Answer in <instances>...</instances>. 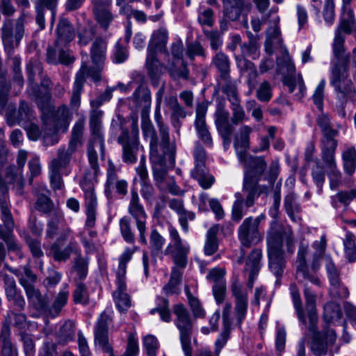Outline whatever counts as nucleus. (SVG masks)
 <instances>
[{
	"label": "nucleus",
	"instance_id": "nucleus-25",
	"mask_svg": "<svg viewBox=\"0 0 356 356\" xmlns=\"http://www.w3.org/2000/svg\"><path fill=\"white\" fill-rule=\"evenodd\" d=\"M224 15L231 21L239 19L241 15L247 16L252 4L245 0H222Z\"/></svg>",
	"mask_w": 356,
	"mask_h": 356
},
{
	"label": "nucleus",
	"instance_id": "nucleus-61",
	"mask_svg": "<svg viewBox=\"0 0 356 356\" xmlns=\"http://www.w3.org/2000/svg\"><path fill=\"white\" fill-rule=\"evenodd\" d=\"M93 13L99 27L107 30L114 18L111 8L93 10Z\"/></svg>",
	"mask_w": 356,
	"mask_h": 356
},
{
	"label": "nucleus",
	"instance_id": "nucleus-27",
	"mask_svg": "<svg viewBox=\"0 0 356 356\" xmlns=\"http://www.w3.org/2000/svg\"><path fill=\"white\" fill-rule=\"evenodd\" d=\"M3 279L7 299L19 310H23L26 305L25 299L20 290L17 289L15 280L8 275H4Z\"/></svg>",
	"mask_w": 356,
	"mask_h": 356
},
{
	"label": "nucleus",
	"instance_id": "nucleus-1",
	"mask_svg": "<svg viewBox=\"0 0 356 356\" xmlns=\"http://www.w3.org/2000/svg\"><path fill=\"white\" fill-rule=\"evenodd\" d=\"M304 296L306 302V318H308L307 325H302V329L311 333L310 350L315 356L329 355L334 356L339 350L340 346L337 343V334L330 328H327L333 320L340 319L342 313L339 305L333 302L324 306L323 319L326 324L321 331L318 329V316L316 307V295L305 284Z\"/></svg>",
	"mask_w": 356,
	"mask_h": 356
},
{
	"label": "nucleus",
	"instance_id": "nucleus-14",
	"mask_svg": "<svg viewBox=\"0 0 356 356\" xmlns=\"http://www.w3.org/2000/svg\"><path fill=\"white\" fill-rule=\"evenodd\" d=\"M316 122L321 128L323 137L321 140V153H324L326 157H331L330 154L336 151L338 142L335 139L339 132L334 129L330 124V120L326 114L319 115L316 119Z\"/></svg>",
	"mask_w": 356,
	"mask_h": 356
},
{
	"label": "nucleus",
	"instance_id": "nucleus-49",
	"mask_svg": "<svg viewBox=\"0 0 356 356\" xmlns=\"http://www.w3.org/2000/svg\"><path fill=\"white\" fill-rule=\"evenodd\" d=\"M218 84L222 91L227 96L229 102L239 99L236 86L234 81L232 80L230 74L227 75L226 78L220 77Z\"/></svg>",
	"mask_w": 356,
	"mask_h": 356
},
{
	"label": "nucleus",
	"instance_id": "nucleus-64",
	"mask_svg": "<svg viewBox=\"0 0 356 356\" xmlns=\"http://www.w3.org/2000/svg\"><path fill=\"white\" fill-rule=\"evenodd\" d=\"M353 234L347 232L343 239V246L346 258L350 262L356 260V246Z\"/></svg>",
	"mask_w": 356,
	"mask_h": 356
},
{
	"label": "nucleus",
	"instance_id": "nucleus-10",
	"mask_svg": "<svg viewBox=\"0 0 356 356\" xmlns=\"http://www.w3.org/2000/svg\"><path fill=\"white\" fill-rule=\"evenodd\" d=\"M170 242L164 250L165 255H171L175 265L184 268L187 264V257L190 251V246L187 242L183 241L178 231L172 226L168 227Z\"/></svg>",
	"mask_w": 356,
	"mask_h": 356
},
{
	"label": "nucleus",
	"instance_id": "nucleus-31",
	"mask_svg": "<svg viewBox=\"0 0 356 356\" xmlns=\"http://www.w3.org/2000/svg\"><path fill=\"white\" fill-rule=\"evenodd\" d=\"M1 356H19L17 345L11 340V329L8 325L0 330Z\"/></svg>",
	"mask_w": 356,
	"mask_h": 356
},
{
	"label": "nucleus",
	"instance_id": "nucleus-29",
	"mask_svg": "<svg viewBox=\"0 0 356 356\" xmlns=\"http://www.w3.org/2000/svg\"><path fill=\"white\" fill-rule=\"evenodd\" d=\"M26 71L29 83V90H31V95L35 96L38 107L41 110H43L44 108V104L38 98L36 94L37 85L35 83L36 76H40L43 73L42 63L38 60H31L26 66Z\"/></svg>",
	"mask_w": 356,
	"mask_h": 356
},
{
	"label": "nucleus",
	"instance_id": "nucleus-34",
	"mask_svg": "<svg viewBox=\"0 0 356 356\" xmlns=\"http://www.w3.org/2000/svg\"><path fill=\"white\" fill-rule=\"evenodd\" d=\"M9 270L18 278V281L24 291L28 288L34 286L33 284L36 282L37 276L29 266H19L15 268H10Z\"/></svg>",
	"mask_w": 356,
	"mask_h": 356
},
{
	"label": "nucleus",
	"instance_id": "nucleus-13",
	"mask_svg": "<svg viewBox=\"0 0 356 356\" xmlns=\"http://www.w3.org/2000/svg\"><path fill=\"white\" fill-rule=\"evenodd\" d=\"M71 233L67 226L63 213L58 210L53 211L48 215L45 238L53 239L57 237L58 242H63L67 239Z\"/></svg>",
	"mask_w": 356,
	"mask_h": 356
},
{
	"label": "nucleus",
	"instance_id": "nucleus-15",
	"mask_svg": "<svg viewBox=\"0 0 356 356\" xmlns=\"http://www.w3.org/2000/svg\"><path fill=\"white\" fill-rule=\"evenodd\" d=\"M230 290L235 299L234 314L237 324L240 326L244 321L248 307V291L244 288L237 277L232 280Z\"/></svg>",
	"mask_w": 356,
	"mask_h": 356
},
{
	"label": "nucleus",
	"instance_id": "nucleus-56",
	"mask_svg": "<svg viewBox=\"0 0 356 356\" xmlns=\"http://www.w3.org/2000/svg\"><path fill=\"white\" fill-rule=\"evenodd\" d=\"M121 235L124 241L134 244L136 241L135 234L131 227V220L128 216L122 217L119 222Z\"/></svg>",
	"mask_w": 356,
	"mask_h": 356
},
{
	"label": "nucleus",
	"instance_id": "nucleus-22",
	"mask_svg": "<svg viewBox=\"0 0 356 356\" xmlns=\"http://www.w3.org/2000/svg\"><path fill=\"white\" fill-rule=\"evenodd\" d=\"M34 4L35 10V22L39 26L40 30L45 28L44 9L47 8L51 11V17L50 26L53 28L57 11L58 0H31Z\"/></svg>",
	"mask_w": 356,
	"mask_h": 356
},
{
	"label": "nucleus",
	"instance_id": "nucleus-50",
	"mask_svg": "<svg viewBox=\"0 0 356 356\" xmlns=\"http://www.w3.org/2000/svg\"><path fill=\"white\" fill-rule=\"evenodd\" d=\"M218 232V226L213 225L207 231V239L204 244V253L207 255L213 254L218 250V244L217 241V234Z\"/></svg>",
	"mask_w": 356,
	"mask_h": 356
},
{
	"label": "nucleus",
	"instance_id": "nucleus-46",
	"mask_svg": "<svg viewBox=\"0 0 356 356\" xmlns=\"http://www.w3.org/2000/svg\"><path fill=\"white\" fill-rule=\"evenodd\" d=\"M35 120V116L33 111L29 108V105L22 102L17 112L15 119L10 122L11 124L17 123L21 127H24L32 120Z\"/></svg>",
	"mask_w": 356,
	"mask_h": 356
},
{
	"label": "nucleus",
	"instance_id": "nucleus-45",
	"mask_svg": "<svg viewBox=\"0 0 356 356\" xmlns=\"http://www.w3.org/2000/svg\"><path fill=\"white\" fill-rule=\"evenodd\" d=\"M165 239L156 228L152 229L149 234V249L153 258L159 257L161 254Z\"/></svg>",
	"mask_w": 356,
	"mask_h": 356
},
{
	"label": "nucleus",
	"instance_id": "nucleus-4",
	"mask_svg": "<svg viewBox=\"0 0 356 356\" xmlns=\"http://www.w3.org/2000/svg\"><path fill=\"white\" fill-rule=\"evenodd\" d=\"M136 248H127L119 257V264L116 270L117 287L113 293V297L117 308L121 312H126L131 306L130 296L127 293V264L131 259Z\"/></svg>",
	"mask_w": 356,
	"mask_h": 356
},
{
	"label": "nucleus",
	"instance_id": "nucleus-18",
	"mask_svg": "<svg viewBox=\"0 0 356 356\" xmlns=\"http://www.w3.org/2000/svg\"><path fill=\"white\" fill-rule=\"evenodd\" d=\"M91 77L95 82L99 81L102 76L99 72L92 71L85 62L81 63V67L76 74L71 97V105L77 108L80 104L81 94L86 78Z\"/></svg>",
	"mask_w": 356,
	"mask_h": 356
},
{
	"label": "nucleus",
	"instance_id": "nucleus-44",
	"mask_svg": "<svg viewBox=\"0 0 356 356\" xmlns=\"http://www.w3.org/2000/svg\"><path fill=\"white\" fill-rule=\"evenodd\" d=\"M211 64L218 70L220 77H227L230 74V60L229 57L222 51L217 53L212 58Z\"/></svg>",
	"mask_w": 356,
	"mask_h": 356
},
{
	"label": "nucleus",
	"instance_id": "nucleus-38",
	"mask_svg": "<svg viewBox=\"0 0 356 356\" xmlns=\"http://www.w3.org/2000/svg\"><path fill=\"white\" fill-rule=\"evenodd\" d=\"M70 159L63 152L58 149L56 152V157L54 158L49 163L48 169L49 172L63 174L70 164Z\"/></svg>",
	"mask_w": 356,
	"mask_h": 356
},
{
	"label": "nucleus",
	"instance_id": "nucleus-53",
	"mask_svg": "<svg viewBox=\"0 0 356 356\" xmlns=\"http://www.w3.org/2000/svg\"><path fill=\"white\" fill-rule=\"evenodd\" d=\"M6 195L3 194V198L0 197V209L1 211V220L3 222L6 229L8 232H12L14 228V220L10 211L8 207Z\"/></svg>",
	"mask_w": 356,
	"mask_h": 356
},
{
	"label": "nucleus",
	"instance_id": "nucleus-57",
	"mask_svg": "<svg viewBox=\"0 0 356 356\" xmlns=\"http://www.w3.org/2000/svg\"><path fill=\"white\" fill-rule=\"evenodd\" d=\"M185 291L193 317L195 318H204L206 315V312L203 309L200 300L191 294L188 286H185Z\"/></svg>",
	"mask_w": 356,
	"mask_h": 356
},
{
	"label": "nucleus",
	"instance_id": "nucleus-17",
	"mask_svg": "<svg viewBox=\"0 0 356 356\" xmlns=\"http://www.w3.org/2000/svg\"><path fill=\"white\" fill-rule=\"evenodd\" d=\"M259 219L249 217L245 218L238 227V239L243 247L250 248L261 240L259 231Z\"/></svg>",
	"mask_w": 356,
	"mask_h": 356
},
{
	"label": "nucleus",
	"instance_id": "nucleus-62",
	"mask_svg": "<svg viewBox=\"0 0 356 356\" xmlns=\"http://www.w3.org/2000/svg\"><path fill=\"white\" fill-rule=\"evenodd\" d=\"M48 191L46 189V187L44 186L42 188V193L40 195L38 194V200L35 203V209L41 211L42 213L49 214L52 213L53 211V203L50 198L48 197L47 193Z\"/></svg>",
	"mask_w": 356,
	"mask_h": 356
},
{
	"label": "nucleus",
	"instance_id": "nucleus-32",
	"mask_svg": "<svg viewBox=\"0 0 356 356\" xmlns=\"http://www.w3.org/2000/svg\"><path fill=\"white\" fill-rule=\"evenodd\" d=\"M168 39V33L165 28H160L154 31L152 35L147 48L151 47L152 50L156 54L157 51L163 52L166 57H169V53L166 49V44Z\"/></svg>",
	"mask_w": 356,
	"mask_h": 356
},
{
	"label": "nucleus",
	"instance_id": "nucleus-36",
	"mask_svg": "<svg viewBox=\"0 0 356 356\" xmlns=\"http://www.w3.org/2000/svg\"><path fill=\"white\" fill-rule=\"evenodd\" d=\"M28 301L36 310L46 312L48 309V300L42 296L40 291L35 286L28 288L25 290Z\"/></svg>",
	"mask_w": 356,
	"mask_h": 356
},
{
	"label": "nucleus",
	"instance_id": "nucleus-6",
	"mask_svg": "<svg viewBox=\"0 0 356 356\" xmlns=\"http://www.w3.org/2000/svg\"><path fill=\"white\" fill-rule=\"evenodd\" d=\"M118 143L122 147V160L125 163H134L137 160L139 148V129L138 118L131 117V130L121 127V133L118 138Z\"/></svg>",
	"mask_w": 356,
	"mask_h": 356
},
{
	"label": "nucleus",
	"instance_id": "nucleus-2",
	"mask_svg": "<svg viewBox=\"0 0 356 356\" xmlns=\"http://www.w3.org/2000/svg\"><path fill=\"white\" fill-rule=\"evenodd\" d=\"M238 158L244 166L242 191L246 194V204H254L255 200L264 192L265 187L259 184L261 175L267 167L264 156H253L248 153Z\"/></svg>",
	"mask_w": 356,
	"mask_h": 356
},
{
	"label": "nucleus",
	"instance_id": "nucleus-23",
	"mask_svg": "<svg viewBox=\"0 0 356 356\" xmlns=\"http://www.w3.org/2000/svg\"><path fill=\"white\" fill-rule=\"evenodd\" d=\"M103 111L92 109L90 114V130L91 139L90 143H96L97 147L103 155L104 152V139L102 132V118Z\"/></svg>",
	"mask_w": 356,
	"mask_h": 356
},
{
	"label": "nucleus",
	"instance_id": "nucleus-59",
	"mask_svg": "<svg viewBox=\"0 0 356 356\" xmlns=\"http://www.w3.org/2000/svg\"><path fill=\"white\" fill-rule=\"evenodd\" d=\"M70 112L66 106H60L56 111L54 117V132L61 128L62 126L67 127L69 124Z\"/></svg>",
	"mask_w": 356,
	"mask_h": 356
},
{
	"label": "nucleus",
	"instance_id": "nucleus-51",
	"mask_svg": "<svg viewBox=\"0 0 356 356\" xmlns=\"http://www.w3.org/2000/svg\"><path fill=\"white\" fill-rule=\"evenodd\" d=\"M343 168L346 173L351 175L356 168V149L354 147H349L342 153Z\"/></svg>",
	"mask_w": 356,
	"mask_h": 356
},
{
	"label": "nucleus",
	"instance_id": "nucleus-7",
	"mask_svg": "<svg viewBox=\"0 0 356 356\" xmlns=\"http://www.w3.org/2000/svg\"><path fill=\"white\" fill-rule=\"evenodd\" d=\"M355 22L353 10L341 11L340 22L335 30L334 38L332 44L333 54L335 58L347 62L348 54L344 48L345 36L342 32L350 34L353 31V25Z\"/></svg>",
	"mask_w": 356,
	"mask_h": 356
},
{
	"label": "nucleus",
	"instance_id": "nucleus-48",
	"mask_svg": "<svg viewBox=\"0 0 356 356\" xmlns=\"http://www.w3.org/2000/svg\"><path fill=\"white\" fill-rule=\"evenodd\" d=\"M78 250V245L74 241H70L67 245L60 249L56 244L52 246L53 257L57 261H65L67 260L72 252H76Z\"/></svg>",
	"mask_w": 356,
	"mask_h": 356
},
{
	"label": "nucleus",
	"instance_id": "nucleus-26",
	"mask_svg": "<svg viewBox=\"0 0 356 356\" xmlns=\"http://www.w3.org/2000/svg\"><path fill=\"white\" fill-rule=\"evenodd\" d=\"M84 131V120H78L72 128L71 138L69 140L67 147H60L58 149L66 154L67 156L72 159L73 155L78 152L83 145V134Z\"/></svg>",
	"mask_w": 356,
	"mask_h": 356
},
{
	"label": "nucleus",
	"instance_id": "nucleus-11",
	"mask_svg": "<svg viewBox=\"0 0 356 356\" xmlns=\"http://www.w3.org/2000/svg\"><path fill=\"white\" fill-rule=\"evenodd\" d=\"M193 156L195 167L191 171V176L203 189H209L214 184L215 178L205 165L207 154L204 149L200 145H197Z\"/></svg>",
	"mask_w": 356,
	"mask_h": 356
},
{
	"label": "nucleus",
	"instance_id": "nucleus-16",
	"mask_svg": "<svg viewBox=\"0 0 356 356\" xmlns=\"http://www.w3.org/2000/svg\"><path fill=\"white\" fill-rule=\"evenodd\" d=\"M308 254V244L300 243L296 259V279L299 283H304L305 282L308 281L316 286H320L321 281L316 274L309 271L306 260V257Z\"/></svg>",
	"mask_w": 356,
	"mask_h": 356
},
{
	"label": "nucleus",
	"instance_id": "nucleus-28",
	"mask_svg": "<svg viewBox=\"0 0 356 356\" xmlns=\"http://www.w3.org/2000/svg\"><path fill=\"white\" fill-rule=\"evenodd\" d=\"M147 54L145 61V65L147 74L151 79L152 83L156 87L159 85V80L165 68L156 57V54L154 52L151 47L147 48Z\"/></svg>",
	"mask_w": 356,
	"mask_h": 356
},
{
	"label": "nucleus",
	"instance_id": "nucleus-43",
	"mask_svg": "<svg viewBox=\"0 0 356 356\" xmlns=\"http://www.w3.org/2000/svg\"><path fill=\"white\" fill-rule=\"evenodd\" d=\"M290 293L298 319L302 325L306 326L307 319L305 316V312L302 308L300 293L296 284H291L290 285Z\"/></svg>",
	"mask_w": 356,
	"mask_h": 356
},
{
	"label": "nucleus",
	"instance_id": "nucleus-5",
	"mask_svg": "<svg viewBox=\"0 0 356 356\" xmlns=\"http://www.w3.org/2000/svg\"><path fill=\"white\" fill-rule=\"evenodd\" d=\"M282 229L270 228L266 238L268 267L277 277L282 275L286 265L282 250Z\"/></svg>",
	"mask_w": 356,
	"mask_h": 356
},
{
	"label": "nucleus",
	"instance_id": "nucleus-33",
	"mask_svg": "<svg viewBox=\"0 0 356 356\" xmlns=\"http://www.w3.org/2000/svg\"><path fill=\"white\" fill-rule=\"evenodd\" d=\"M261 258L262 251L259 248L252 250L248 258L246 269L250 270L248 286L250 289L253 286V282L261 268Z\"/></svg>",
	"mask_w": 356,
	"mask_h": 356
},
{
	"label": "nucleus",
	"instance_id": "nucleus-55",
	"mask_svg": "<svg viewBox=\"0 0 356 356\" xmlns=\"http://www.w3.org/2000/svg\"><path fill=\"white\" fill-rule=\"evenodd\" d=\"M151 314L158 312L161 319L164 322H170L171 321V314L169 309L168 300L163 297H157L156 307L150 310Z\"/></svg>",
	"mask_w": 356,
	"mask_h": 356
},
{
	"label": "nucleus",
	"instance_id": "nucleus-37",
	"mask_svg": "<svg viewBox=\"0 0 356 356\" xmlns=\"http://www.w3.org/2000/svg\"><path fill=\"white\" fill-rule=\"evenodd\" d=\"M245 196L246 194L244 193ZM234 197L236 200L234 202L232 209V219L234 221L238 222L240 221L244 215H245L246 211L248 208L251 207L254 204H251L248 206L246 204V197H243V195L237 192L234 194Z\"/></svg>",
	"mask_w": 356,
	"mask_h": 356
},
{
	"label": "nucleus",
	"instance_id": "nucleus-12",
	"mask_svg": "<svg viewBox=\"0 0 356 356\" xmlns=\"http://www.w3.org/2000/svg\"><path fill=\"white\" fill-rule=\"evenodd\" d=\"M128 213L131 216L136 222L138 231V240L141 244L147 245V214L144 207L140 203V197L135 189L131 191V197L128 205Z\"/></svg>",
	"mask_w": 356,
	"mask_h": 356
},
{
	"label": "nucleus",
	"instance_id": "nucleus-24",
	"mask_svg": "<svg viewBox=\"0 0 356 356\" xmlns=\"http://www.w3.org/2000/svg\"><path fill=\"white\" fill-rule=\"evenodd\" d=\"M107 51V42L102 38L98 37L92 42L90 47V58L94 65L96 66V69L94 67H87L92 71L99 72L101 75V71L103 69V65L106 57ZM83 56L82 57V59ZM84 60H82V63ZM86 65L87 62L85 61Z\"/></svg>",
	"mask_w": 356,
	"mask_h": 356
},
{
	"label": "nucleus",
	"instance_id": "nucleus-60",
	"mask_svg": "<svg viewBox=\"0 0 356 356\" xmlns=\"http://www.w3.org/2000/svg\"><path fill=\"white\" fill-rule=\"evenodd\" d=\"M181 277L182 273L176 268H173L168 283L163 288V290L166 295L179 293V289L178 288V285L180 283Z\"/></svg>",
	"mask_w": 356,
	"mask_h": 356
},
{
	"label": "nucleus",
	"instance_id": "nucleus-41",
	"mask_svg": "<svg viewBox=\"0 0 356 356\" xmlns=\"http://www.w3.org/2000/svg\"><path fill=\"white\" fill-rule=\"evenodd\" d=\"M72 272L74 274L75 282H80L85 280L88 272V259L78 254L74 258Z\"/></svg>",
	"mask_w": 356,
	"mask_h": 356
},
{
	"label": "nucleus",
	"instance_id": "nucleus-42",
	"mask_svg": "<svg viewBox=\"0 0 356 356\" xmlns=\"http://www.w3.org/2000/svg\"><path fill=\"white\" fill-rule=\"evenodd\" d=\"M67 287L68 286L66 284L56 297L52 306L50 307L48 306L47 312H46L48 313L50 316H57L63 307L67 304L69 296Z\"/></svg>",
	"mask_w": 356,
	"mask_h": 356
},
{
	"label": "nucleus",
	"instance_id": "nucleus-54",
	"mask_svg": "<svg viewBox=\"0 0 356 356\" xmlns=\"http://www.w3.org/2000/svg\"><path fill=\"white\" fill-rule=\"evenodd\" d=\"M296 199V195L293 193H289L284 198L286 211L291 219L294 222H298L300 219L299 217L296 216L300 211L299 204Z\"/></svg>",
	"mask_w": 356,
	"mask_h": 356
},
{
	"label": "nucleus",
	"instance_id": "nucleus-20",
	"mask_svg": "<svg viewBox=\"0 0 356 356\" xmlns=\"http://www.w3.org/2000/svg\"><path fill=\"white\" fill-rule=\"evenodd\" d=\"M229 112L225 108L224 103L220 102L215 113V124L223 140L224 144H229L234 127L229 122Z\"/></svg>",
	"mask_w": 356,
	"mask_h": 356
},
{
	"label": "nucleus",
	"instance_id": "nucleus-58",
	"mask_svg": "<svg viewBox=\"0 0 356 356\" xmlns=\"http://www.w3.org/2000/svg\"><path fill=\"white\" fill-rule=\"evenodd\" d=\"M92 227H88L85 225V229L79 234L81 241L87 253L92 252L95 249L93 239L97 237V233L92 229Z\"/></svg>",
	"mask_w": 356,
	"mask_h": 356
},
{
	"label": "nucleus",
	"instance_id": "nucleus-47",
	"mask_svg": "<svg viewBox=\"0 0 356 356\" xmlns=\"http://www.w3.org/2000/svg\"><path fill=\"white\" fill-rule=\"evenodd\" d=\"M258 10L263 14L261 19L255 17L251 21L252 29L255 32H259L261 30V25L268 21L270 17V12L264 13L269 6V0H254Z\"/></svg>",
	"mask_w": 356,
	"mask_h": 356
},
{
	"label": "nucleus",
	"instance_id": "nucleus-52",
	"mask_svg": "<svg viewBox=\"0 0 356 356\" xmlns=\"http://www.w3.org/2000/svg\"><path fill=\"white\" fill-rule=\"evenodd\" d=\"M56 335L60 343H67L72 341L75 335L74 323L70 320L66 321L63 325L60 326Z\"/></svg>",
	"mask_w": 356,
	"mask_h": 356
},
{
	"label": "nucleus",
	"instance_id": "nucleus-3",
	"mask_svg": "<svg viewBox=\"0 0 356 356\" xmlns=\"http://www.w3.org/2000/svg\"><path fill=\"white\" fill-rule=\"evenodd\" d=\"M336 60L331 69L330 85L334 88L337 99L343 104L354 97L355 88L348 73L350 56H348L347 62Z\"/></svg>",
	"mask_w": 356,
	"mask_h": 356
},
{
	"label": "nucleus",
	"instance_id": "nucleus-35",
	"mask_svg": "<svg viewBox=\"0 0 356 356\" xmlns=\"http://www.w3.org/2000/svg\"><path fill=\"white\" fill-rule=\"evenodd\" d=\"M335 152L330 154L331 157H326L324 153H321L322 159L328 169L327 175L330 179V186L331 189L337 188L341 184V174L337 168L335 160Z\"/></svg>",
	"mask_w": 356,
	"mask_h": 356
},
{
	"label": "nucleus",
	"instance_id": "nucleus-30",
	"mask_svg": "<svg viewBox=\"0 0 356 356\" xmlns=\"http://www.w3.org/2000/svg\"><path fill=\"white\" fill-rule=\"evenodd\" d=\"M252 132V128L248 125L241 126L235 134L234 147L238 158H243L250 147V135Z\"/></svg>",
	"mask_w": 356,
	"mask_h": 356
},
{
	"label": "nucleus",
	"instance_id": "nucleus-8",
	"mask_svg": "<svg viewBox=\"0 0 356 356\" xmlns=\"http://www.w3.org/2000/svg\"><path fill=\"white\" fill-rule=\"evenodd\" d=\"M173 312L176 316L175 324L179 332L182 350L185 356H192L191 341L193 325L188 311L183 304H177L173 307Z\"/></svg>",
	"mask_w": 356,
	"mask_h": 356
},
{
	"label": "nucleus",
	"instance_id": "nucleus-40",
	"mask_svg": "<svg viewBox=\"0 0 356 356\" xmlns=\"http://www.w3.org/2000/svg\"><path fill=\"white\" fill-rule=\"evenodd\" d=\"M159 129V136L161 139L160 145L165 154H168L170 157L175 153V144L170 142V131L168 124H163L157 126Z\"/></svg>",
	"mask_w": 356,
	"mask_h": 356
},
{
	"label": "nucleus",
	"instance_id": "nucleus-19",
	"mask_svg": "<svg viewBox=\"0 0 356 356\" xmlns=\"http://www.w3.org/2000/svg\"><path fill=\"white\" fill-rule=\"evenodd\" d=\"M141 129L145 139L149 140L150 159L152 162L163 163V157L158 155L159 139L156 130L150 120L145 113L141 116Z\"/></svg>",
	"mask_w": 356,
	"mask_h": 356
},
{
	"label": "nucleus",
	"instance_id": "nucleus-21",
	"mask_svg": "<svg viewBox=\"0 0 356 356\" xmlns=\"http://www.w3.org/2000/svg\"><path fill=\"white\" fill-rule=\"evenodd\" d=\"M81 188L84 191L85 206L86 207V226L88 227H93L95 224L97 207V200L94 186L92 183L86 181L81 184Z\"/></svg>",
	"mask_w": 356,
	"mask_h": 356
},
{
	"label": "nucleus",
	"instance_id": "nucleus-63",
	"mask_svg": "<svg viewBox=\"0 0 356 356\" xmlns=\"http://www.w3.org/2000/svg\"><path fill=\"white\" fill-rule=\"evenodd\" d=\"M229 102L231 104L230 107L232 113V116L231 118L232 124L236 125L248 119L243 106L241 104L240 99Z\"/></svg>",
	"mask_w": 356,
	"mask_h": 356
},
{
	"label": "nucleus",
	"instance_id": "nucleus-39",
	"mask_svg": "<svg viewBox=\"0 0 356 356\" xmlns=\"http://www.w3.org/2000/svg\"><path fill=\"white\" fill-rule=\"evenodd\" d=\"M58 44L60 42L65 43L71 41L74 37V31L70 23L69 20L66 18H60L56 28Z\"/></svg>",
	"mask_w": 356,
	"mask_h": 356
},
{
	"label": "nucleus",
	"instance_id": "nucleus-9",
	"mask_svg": "<svg viewBox=\"0 0 356 356\" xmlns=\"http://www.w3.org/2000/svg\"><path fill=\"white\" fill-rule=\"evenodd\" d=\"M29 17V14L28 13L22 12L17 18L15 26L11 19H8L4 21L1 29V37L6 50L9 53L15 47L18 46L23 38L24 34V23Z\"/></svg>",
	"mask_w": 356,
	"mask_h": 356
}]
</instances>
